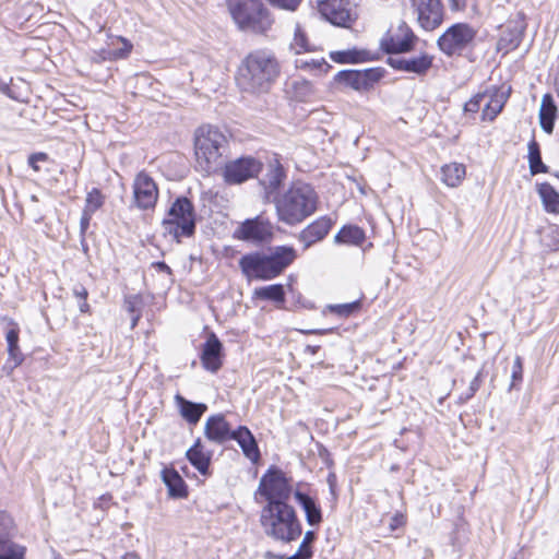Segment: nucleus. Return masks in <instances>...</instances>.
<instances>
[{
    "instance_id": "nucleus-39",
    "label": "nucleus",
    "mask_w": 559,
    "mask_h": 559,
    "mask_svg": "<svg viewBox=\"0 0 559 559\" xmlns=\"http://www.w3.org/2000/svg\"><path fill=\"white\" fill-rule=\"evenodd\" d=\"M295 63L298 69L313 72H326L330 68V64L323 58H298Z\"/></svg>"
},
{
    "instance_id": "nucleus-25",
    "label": "nucleus",
    "mask_w": 559,
    "mask_h": 559,
    "mask_svg": "<svg viewBox=\"0 0 559 559\" xmlns=\"http://www.w3.org/2000/svg\"><path fill=\"white\" fill-rule=\"evenodd\" d=\"M231 440L237 441L245 456L251 462L257 463L260 460L258 443L246 426H238Z\"/></svg>"
},
{
    "instance_id": "nucleus-42",
    "label": "nucleus",
    "mask_w": 559,
    "mask_h": 559,
    "mask_svg": "<svg viewBox=\"0 0 559 559\" xmlns=\"http://www.w3.org/2000/svg\"><path fill=\"white\" fill-rule=\"evenodd\" d=\"M523 380V359L515 356L511 371V383L509 390L515 389Z\"/></svg>"
},
{
    "instance_id": "nucleus-12",
    "label": "nucleus",
    "mask_w": 559,
    "mask_h": 559,
    "mask_svg": "<svg viewBox=\"0 0 559 559\" xmlns=\"http://www.w3.org/2000/svg\"><path fill=\"white\" fill-rule=\"evenodd\" d=\"M321 15L336 26L349 27L355 21V5L352 0H316Z\"/></svg>"
},
{
    "instance_id": "nucleus-62",
    "label": "nucleus",
    "mask_w": 559,
    "mask_h": 559,
    "mask_svg": "<svg viewBox=\"0 0 559 559\" xmlns=\"http://www.w3.org/2000/svg\"><path fill=\"white\" fill-rule=\"evenodd\" d=\"M556 91L559 96V76L556 79Z\"/></svg>"
},
{
    "instance_id": "nucleus-23",
    "label": "nucleus",
    "mask_w": 559,
    "mask_h": 559,
    "mask_svg": "<svg viewBox=\"0 0 559 559\" xmlns=\"http://www.w3.org/2000/svg\"><path fill=\"white\" fill-rule=\"evenodd\" d=\"M186 457L201 475H211L210 465L212 452L205 450L200 438H198L193 445L187 450Z\"/></svg>"
},
{
    "instance_id": "nucleus-46",
    "label": "nucleus",
    "mask_w": 559,
    "mask_h": 559,
    "mask_svg": "<svg viewBox=\"0 0 559 559\" xmlns=\"http://www.w3.org/2000/svg\"><path fill=\"white\" fill-rule=\"evenodd\" d=\"M469 4L476 8V0H449V7L452 12L465 11Z\"/></svg>"
},
{
    "instance_id": "nucleus-44",
    "label": "nucleus",
    "mask_w": 559,
    "mask_h": 559,
    "mask_svg": "<svg viewBox=\"0 0 559 559\" xmlns=\"http://www.w3.org/2000/svg\"><path fill=\"white\" fill-rule=\"evenodd\" d=\"M486 97H487V93L476 94L464 105V111L471 112V114H476L479 110V108Z\"/></svg>"
},
{
    "instance_id": "nucleus-28",
    "label": "nucleus",
    "mask_w": 559,
    "mask_h": 559,
    "mask_svg": "<svg viewBox=\"0 0 559 559\" xmlns=\"http://www.w3.org/2000/svg\"><path fill=\"white\" fill-rule=\"evenodd\" d=\"M176 404L179 408V413L183 419L190 425H197L201 419L202 415L207 411V406L204 403L191 402L180 394L175 396Z\"/></svg>"
},
{
    "instance_id": "nucleus-13",
    "label": "nucleus",
    "mask_w": 559,
    "mask_h": 559,
    "mask_svg": "<svg viewBox=\"0 0 559 559\" xmlns=\"http://www.w3.org/2000/svg\"><path fill=\"white\" fill-rule=\"evenodd\" d=\"M262 164L252 156H242L224 164L223 177L229 185H239L255 177Z\"/></svg>"
},
{
    "instance_id": "nucleus-10",
    "label": "nucleus",
    "mask_w": 559,
    "mask_h": 559,
    "mask_svg": "<svg viewBox=\"0 0 559 559\" xmlns=\"http://www.w3.org/2000/svg\"><path fill=\"white\" fill-rule=\"evenodd\" d=\"M273 235V225L270 219L263 215L245 219L233 233L235 239L253 245L269 242L272 240Z\"/></svg>"
},
{
    "instance_id": "nucleus-33",
    "label": "nucleus",
    "mask_w": 559,
    "mask_h": 559,
    "mask_svg": "<svg viewBox=\"0 0 559 559\" xmlns=\"http://www.w3.org/2000/svg\"><path fill=\"white\" fill-rule=\"evenodd\" d=\"M466 175V168L460 163H450L441 167V180L450 188L459 187Z\"/></svg>"
},
{
    "instance_id": "nucleus-48",
    "label": "nucleus",
    "mask_w": 559,
    "mask_h": 559,
    "mask_svg": "<svg viewBox=\"0 0 559 559\" xmlns=\"http://www.w3.org/2000/svg\"><path fill=\"white\" fill-rule=\"evenodd\" d=\"M269 1L272 4H274L281 9L294 11L297 9V7L300 4V2L302 0H269Z\"/></svg>"
},
{
    "instance_id": "nucleus-37",
    "label": "nucleus",
    "mask_w": 559,
    "mask_h": 559,
    "mask_svg": "<svg viewBox=\"0 0 559 559\" xmlns=\"http://www.w3.org/2000/svg\"><path fill=\"white\" fill-rule=\"evenodd\" d=\"M254 296L259 299L272 300L277 304H283L285 301V290L281 284H273L257 288L254 290Z\"/></svg>"
},
{
    "instance_id": "nucleus-30",
    "label": "nucleus",
    "mask_w": 559,
    "mask_h": 559,
    "mask_svg": "<svg viewBox=\"0 0 559 559\" xmlns=\"http://www.w3.org/2000/svg\"><path fill=\"white\" fill-rule=\"evenodd\" d=\"M294 496L306 514L307 523L311 526L319 525L322 522V513L314 499L299 490H297Z\"/></svg>"
},
{
    "instance_id": "nucleus-5",
    "label": "nucleus",
    "mask_w": 559,
    "mask_h": 559,
    "mask_svg": "<svg viewBox=\"0 0 559 559\" xmlns=\"http://www.w3.org/2000/svg\"><path fill=\"white\" fill-rule=\"evenodd\" d=\"M228 140L217 128L211 124L201 126L194 133V154L197 168L211 175L224 165Z\"/></svg>"
},
{
    "instance_id": "nucleus-24",
    "label": "nucleus",
    "mask_w": 559,
    "mask_h": 559,
    "mask_svg": "<svg viewBox=\"0 0 559 559\" xmlns=\"http://www.w3.org/2000/svg\"><path fill=\"white\" fill-rule=\"evenodd\" d=\"M510 91V87L508 90L495 87L486 92L489 100L483 108L481 119L484 121H492L498 116L509 98Z\"/></svg>"
},
{
    "instance_id": "nucleus-2",
    "label": "nucleus",
    "mask_w": 559,
    "mask_h": 559,
    "mask_svg": "<svg viewBox=\"0 0 559 559\" xmlns=\"http://www.w3.org/2000/svg\"><path fill=\"white\" fill-rule=\"evenodd\" d=\"M297 259L292 246H277L269 253L254 251L243 254L239 267L247 280L270 281L281 275Z\"/></svg>"
},
{
    "instance_id": "nucleus-58",
    "label": "nucleus",
    "mask_w": 559,
    "mask_h": 559,
    "mask_svg": "<svg viewBox=\"0 0 559 559\" xmlns=\"http://www.w3.org/2000/svg\"><path fill=\"white\" fill-rule=\"evenodd\" d=\"M120 559H139V556L135 552L131 551L124 554Z\"/></svg>"
},
{
    "instance_id": "nucleus-55",
    "label": "nucleus",
    "mask_w": 559,
    "mask_h": 559,
    "mask_svg": "<svg viewBox=\"0 0 559 559\" xmlns=\"http://www.w3.org/2000/svg\"><path fill=\"white\" fill-rule=\"evenodd\" d=\"M475 394H469V388L467 391L460 396V403H466L469 399H472Z\"/></svg>"
},
{
    "instance_id": "nucleus-34",
    "label": "nucleus",
    "mask_w": 559,
    "mask_h": 559,
    "mask_svg": "<svg viewBox=\"0 0 559 559\" xmlns=\"http://www.w3.org/2000/svg\"><path fill=\"white\" fill-rule=\"evenodd\" d=\"M284 178L285 171L282 165L277 160L274 164H271L265 178L261 181L267 197L278 190Z\"/></svg>"
},
{
    "instance_id": "nucleus-26",
    "label": "nucleus",
    "mask_w": 559,
    "mask_h": 559,
    "mask_svg": "<svg viewBox=\"0 0 559 559\" xmlns=\"http://www.w3.org/2000/svg\"><path fill=\"white\" fill-rule=\"evenodd\" d=\"M557 106L551 94L547 93L542 97L538 118L543 131L551 134L557 119Z\"/></svg>"
},
{
    "instance_id": "nucleus-51",
    "label": "nucleus",
    "mask_w": 559,
    "mask_h": 559,
    "mask_svg": "<svg viewBox=\"0 0 559 559\" xmlns=\"http://www.w3.org/2000/svg\"><path fill=\"white\" fill-rule=\"evenodd\" d=\"M73 295L79 299H87L88 293L83 285H76L73 287Z\"/></svg>"
},
{
    "instance_id": "nucleus-60",
    "label": "nucleus",
    "mask_w": 559,
    "mask_h": 559,
    "mask_svg": "<svg viewBox=\"0 0 559 559\" xmlns=\"http://www.w3.org/2000/svg\"><path fill=\"white\" fill-rule=\"evenodd\" d=\"M393 521H394V523H396V525L402 524V522H403V515H401V514H396V515L393 518Z\"/></svg>"
},
{
    "instance_id": "nucleus-19",
    "label": "nucleus",
    "mask_w": 559,
    "mask_h": 559,
    "mask_svg": "<svg viewBox=\"0 0 559 559\" xmlns=\"http://www.w3.org/2000/svg\"><path fill=\"white\" fill-rule=\"evenodd\" d=\"M235 435V429L226 420L225 415L215 414L207 417L204 425L205 438L214 443L224 444L230 441Z\"/></svg>"
},
{
    "instance_id": "nucleus-21",
    "label": "nucleus",
    "mask_w": 559,
    "mask_h": 559,
    "mask_svg": "<svg viewBox=\"0 0 559 559\" xmlns=\"http://www.w3.org/2000/svg\"><path fill=\"white\" fill-rule=\"evenodd\" d=\"M10 329L5 333L8 343V360L3 366V370L10 374L16 367L24 361V355L19 346L20 328L13 320H9Z\"/></svg>"
},
{
    "instance_id": "nucleus-3",
    "label": "nucleus",
    "mask_w": 559,
    "mask_h": 559,
    "mask_svg": "<svg viewBox=\"0 0 559 559\" xmlns=\"http://www.w3.org/2000/svg\"><path fill=\"white\" fill-rule=\"evenodd\" d=\"M260 524L265 536L284 544L298 539L302 533L297 513L287 502L266 503L260 512Z\"/></svg>"
},
{
    "instance_id": "nucleus-14",
    "label": "nucleus",
    "mask_w": 559,
    "mask_h": 559,
    "mask_svg": "<svg viewBox=\"0 0 559 559\" xmlns=\"http://www.w3.org/2000/svg\"><path fill=\"white\" fill-rule=\"evenodd\" d=\"M132 204L140 210L154 209L158 200V188L154 179L145 171H140L133 181Z\"/></svg>"
},
{
    "instance_id": "nucleus-11",
    "label": "nucleus",
    "mask_w": 559,
    "mask_h": 559,
    "mask_svg": "<svg viewBox=\"0 0 559 559\" xmlns=\"http://www.w3.org/2000/svg\"><path fill=\"white\" fill-rule=\"evenodd\" d=\"M258 491L267 503L271 501L287 502L292 495V486L281 469L271 467L261 477Z\"/></svg>"
},
{
    "instance_id": "nucleus-52",
    "label": "nucleus",
    "mask_w": 559,
    "mask_h": 559,
    "mask_svg": "<svg viewBox=\"0 0 559 559\" xmlns=\"http://www.w3.org/2000/svg\"><path fill=\"white\" fill-rule=\"evenodd\" d=\"M152 266L157 269L159 272L171 274V269L163 261L154 262Z\"/></svg>"
},
{
    "instance_id": "nucleus-45",
    "label": "nucleus",
    "mask_w": 559,
    "mask_h": 559,
    "mask_svg": "<svg viewBox=\"0 0 559 559\" xmlns=\"http://www.w3.org/2000/svg\"><path fill=\"white\" fill-rule=\"evenodd\" d=\"M48 159H49L48 154H46L44 152H37V153H33L28 156L27 163H28V166L32 167L33 170L37 173L40 170L38 164L47 162Z\"/></svg>"
},
{
    "instance_id": "nucleus-15",
    "label": "nucleus",
    "mask_w": 559,
    "mask_h": 559,
    "mask_svg": "<svg viewBox=\"0 0 559 559\" xmlns=\"http://www.w3.org/2000/svg\"><path fill=\"white\" fill-rule=\"evenodd\" d=\"M383 76L381 68L366 70H343L334 76L335 82L352 87L355 91H368Z\"/></svg>"
},
{
    "instance_id": "nucleus-49",
    "label": "nucleus",
    "mask_w": 559,
    "mask_h": 559,
    "mask_svg": "<svg viewBox=\"0 0 559 559\" xmlns=\"http://www.w3.org/2000/svg\"><path fill=\"white\" fill-rule=\"evenodd\" d=\"M92 216H93L92 213H88V212L83 210V213H82V216H81V219H80L81 234H84L87 230V228L90 226V222L92 219Z\"/></svg>"
},
{
    "instance_id": "nucleus-18",
    "label": "nucleus",
    "mask_w": 559,
    "mask_h": 559,
    "mask_svg": "<svg viewBox=\"0 0 559 559\" xmlns=\"http://www.w3.org/2000/svg\"><path fill=\"white\" fill-rule=\"evenodd\" d=\"M433 63V56L421 51L417 56L395 55L388 58V64L397 71L414 73L419 76L426 75Z\"/></svg>"
},
{
    "instance_id": "nucleus-59",
    "label": "nucleus",
    "mask_w": 559,
    "mask_h": 559,
    "mask_svg": "<svg viewBox=\"0 0 559 559\" xmlns=\"http://www.w3.org/2000/svg\"><path fill=\"white\" fill-rule=\"evenodd\" d=\"M132 319H131V328L133 329L136 324H138V321L140 319V313H132Z\"/></svg>"
},
{
    "instance_id": "nucleus-31",
    "label": "nucleus",
    "mask_w": 559,
    "mask_h": 559,
    "mask_svg": "<svg viewBox=\"0 0 559 559\" xmlns=\"http://www.w3.org/2000/svg\"><path fill=\"white\" fill-rule=\"evenodd\" d=\"M523 31L518 26H507L497 41V51L508 53L516 49L522 40Z\"/></svg>"
},
{
    "instance_id": "nucleus-61",
    "label": "nucleus",
    "mask_w": 559,
    "mask_h": 559,
    "mask_svg": "<svg viewBox=\"0 0 559 559\" xmlns=\"http://www.w3.org/2000/svg\"><path fill=\"white\" fill-rule=\"evenodd\" d=\"M265 557L266 558H275V559H283L284 558L283 556H281V555L276 556V555L272 554L271 551H267Z\"/></svg>"
},
{
    "instance_id": "nucleus-29",
    "label": "nucleus",
    "mask_w": 559,
    "mask_h": 559,
    "mask_svg": "<svg viewBox=\"0 0 559 559\" xmlns=\"http://www.w3.org/2000/svg\"><path fill=\"white\" fill-rule=\"evenodd\" d=\"M162 479L167 487L169 497L186 498L188 496L187 485L175 468L165 467L162 471Z\"/></svg>"
},
{
    "instance_id": "nucleus-32",
    "label": "nucleus",
    "mask_w": 559,
    "mask_h": 559,
    "mask_svg": "<svg viewBox=\"0 0 559 559\" xmlns=\"http://www.w3.org/2000/svg\"><path fill=\"white\" fill-rule=\"evenodd\" d=\"M365 239L366 235L362 228L356 225H345L334 236V243L360 246L365 241Z\"/></svg>"
},
{
    "instance_id": "nucleus-36",
    "label": "nucleus",
    "mask_w": 559,
    "mask_h": 559,
    "mask_svg": "<svg viewBox=\"0 0 559 559\" xmlns=\"http://www.w3.org/2000/svg\"><path fill=\"white\" fill-rule=\"evenodd\" d=\"M528 165L532 175L548 171V167L542 160L539 144L534 139L528 143Z\"/></svg>"
},
{
    "instance_id": "nucleus-22",
    "label": "nucleus",
    "mask_w": 559,
    "mask_h": 559,
    "mask_svg": "<svg viewBox=\"0 0 559 559\" xmlns=\"http://www.w3.org/2000/svg\"><path fill=\"white\" fill-rule=\"evenodd\" d=\"M222 350L223 345L221 341L214 333H212L204 343L201 354V361L206 370L216 372L221 369L223 365Z\"/></svg>"
},
{
    "instance_id": "nucleus-20",
    "label": "nucleus",
    "mask_w": 559,
    "mask_h": 559,
    "mask_svg": "<svg viewBox=\"0 0 559 559\" xmlns=\"http://www.w3.org/2000/svg\"><path fill=\"white\" fill-rule=\"evenodd\" d=\"M334 224L335 221L330 216H321L299 233L298 240L305 249H309L314 243L323 240Z\"/></svg>"
},
{
    "instance_id": "nucleus-64",
    "label": "nucleus",
    "mask_w": 559,
    "mask_h": 559,
    "mask_svg": "<svg viewBox=\"0 0 559 559\" xmlns=\"http://www.w3.org/2000/svg\"><path fill=\"white\" fill-rule=\"evenodd\" d=\"M556 176H557V178L559 179V173H558V174H556Z\"/></svg>"
},
{
    "instance_id": "nucleus-9",
    "label": "nucleus",
    "mask_w": 559,
    "mask_h": 559,
    "mask_svg": "<svg viewBox=\"0 0 559 559\" xmlns=\"http://www.w3.org/2000/svg\"><path fill=\"white\" fill-rule=\"evenodd\" d=\"M418 41V37L402 20L392 23L380 39L381 49L390 55H404L412 51Z\"/></svg>"
},
{
    "instance_id": "nucleus-40",
    "label": "nucleus",
    "mask_w": 559,
    "mask_h": 559,
    "mask_svg": "<svg viewBox=\"0 0 559 559\" xmlns=\"http://www.w3.org/2000/svg\"><path fill=\"white\" fill-rule=\"evenodd\" d=\"M290 49L294 50L297 55L310 50L306 34L298 24L295 27V34L294 39L290 43Z\"/></svg>"
},
{
    "instance_id": "nucleus-41",
    "label": "nucleus",
    "mask_w": 559,
    "mask_h": 559,
    "mask_svg": "<svg viewBox=\"0 0 559 559\" xmlns=\"http://www.w3.org/2000/svg\"><path fill=\"white\" fill-rule=\"evenodd\" d=\"M103 204L104 195L98 189L94 188L86 195L84 211L94 214Z\"/></svg>"
},
{
    "instance_id": "nucleus-56",
    "label": "nucleus",
    "mask_w": 559,
    "mask_h": 559,
    "mask_svg": "<svg viewBox=\"0 0 559 559\" xmlns=\"http://www.w3.org/2000/svg\"><path fill=\"white\" fill-rule=\"evenodd\" d=\"M319 349H320V346H318V345H308L306 347V352L310 353L311 355L317 354Z\"/></svg>"
},
{
    "instance_id": "nucleus-1",
    "label": "nucleus",
    "mask_w": 559,
    "mask_h": 559,
    "mask_svg": "<svg viewBox=\"0 0 559 559\" xmlns=\"http://www.w3.org/2000/svg\"><path fill=\"white\" fill-rule=\"evenodd\" d=\"M280 73L273 53L265 50L250 52L240 63L236 82L242 92L258 94L267 92Z\"/></svg>"
},
{
    "instance_id": "nucleus-27",
    "label": "nucleus",
    "mask_w": 559,
    "mask_h": 559,
    "mask_svg": "<svg viewBox=\"0 0 559 559\" xmlns=\"http://www.w3.org/2000/svg\"><path fill=\"white\" fill-rule=\"evenodd\" d=\"M379 53L367 49L350 48L331 52V58L337 63H359L378 59Z\"/></svg>"
},
{
    "instance_id": "nucleus-50",
    "label": "nucleus",
    "mask_w": 559,
    "mask_h": 559,
    "mask_svg": "<svg viewBox=\"0 0 559 559\" xmlns=\"http://www.w3.org/2000/svg\"><path fill=\"white\" fill-rule=\"evenodd\" d=\"M480 383H481V371H478V373L474 377V379L469 383V386H468L469 394H475L479 390Z\"/></svg>"
},
{
    "instance_id": "nucleus-35",
    "label": "nucleus",
    "mask_w": 559,
    "mask_h": 559,
    "mask_svg": "<svg viewBox=\"0 0 559 559\" xmlns=\"http://www.w3.org/2000/svg\"><path fill=\"white\" fill-rule=\"evenodd\" d=\"M538 193L547 212L556 213L559 211V193L550 183H540L538 186Z\"/></svg>"
},
{
    "instance_id": "nucleus-17",
    "label": "nucleus",
    "mask_w": 559,
    "mask_h": 559,
    "mask_svg": "<svg viewBox=\"0 0 559 559\" xmlns=\"http://www.w3.org/2000/svg\"><path fill=\"white\" fill-rule=\"evenodd\" d=\"M15 533L16 528L11 515L0 510V559L24 558V547L12 540Z\"/></svg>"
},
{
    "instance_id": "nucleus-38",
    "label": "nucleus",
    "mask_w": 559,
    "mask_h": 559,
    "mask_svg": "<svg viewBox=\"0 0 559 559\" xmlns=\"http://www.w3.org/2000/svg\"><path fill=\"white\" fill-rule=\"evenodd\" d=\"M316 538L317 535L313 531H307L304 535L302 542L298 547V550L286 559H310L313 555L312 544Z\"/></svg>"
},
{
    "instance_id": "nucleus-54",
    "label": "nucleus",
    "mask_w": 559,
    "mask_h": 559,
    "mask_svg": "<svg viewBox=\"0 0 559 559\" xmlns=\"http://www.w3.org/2000/svg\"><path fill=\"white\" fill-rule=\"evenodd\" d=\"M79 309L82 313L90 312V305L87 304L86 299L79 300Z\"/></svg>"
},
{
    "instance_id": "nucleus-6",
    "label": "nucleus",
    "mask_w": 559,
    "mask_h": 559,
    "mask_svg": "<svg viewBox=\"0 0 559 559\" xmlns=\"http://www.w3.org/2000/svg\"><path fill=\"white\" fill-rule=\"evenodd\" d=\"M233 20L242 31L265 33L273 24V19L263 0H227Z\"/></svg>"
},
{
    "instance_id": "nucleus-4",
    "label": "nucleus",
    "mask_w": 559,
    "mask_h": 559,
    "mask_svg": "<svg viewBox=\"0 0 559 559\" xmlns=\"http://www.w3.org/2000/svg\"><path fill=\"white\" fill-rule=\"evenodd\" d=\"M318 194L311 185L294 182L276 201L278 219L287 225H296L317 211Z\"/></svg>"
},
{
    "instance_id": "nucleus-57",
    "label": "nucleus",
    "mask_w": 559,
    "mask_h": 559,
    "mask_svg": "<svg viewBox=\"0 0 559 559\" xmlns=\"http://www.w3.org/2000/svg\"><path fill=\"white\" fill-rule=\"evenodd\" d=\"M126 305H127V309H128L129 312H131V313L135 312L134 302L132 300H130V299L127 300Z\"/></svg>"
},
{
    "instance_id": "nucleus-53",
    "label": "nucleus",
    "mask_w": 559,
    "mask_h": 559,
    "mask_svg": "<svg viewBox=\"0 0 559 559\" xmlns=\"http://www.w3.org/2000/svg\"><path fill=\"white\" fill-rule=\"evenodd\" d=\"M331 329H313V330H305L302 333L305 334H317V335H323L330 333Z\"/></svg>"
},
{
    "instance_id": "nucleus-47",
    "label": "nucleus",
    "mask_w": 559,
    "mask_h": 559,
    "mask_svg": "<svg viewBox=\"0 0 559 559\" xmlns=\"http://www.w3.org/2000/svg\"><path fill=\"white\" fill-rule=\"evenodd\" d=\"M122 44H123V47L120 48V49H117V50H114L110 52V57L112 59H122V58H126L128 57V55L131 52L132 50V45L126 40L124 38H120Z\"/></svg>"
},
{
    "instance_id": "nucleus-7",
    "label": "nucleus",
    "mask_w": 559,
    "mask_h": 559,
    "mask_svg": "<svg viewBox=\"0 0 559 559\" xmlns=\"http://www.w3.org/2000/svg\"><path fill=\"white\" fill-rule=\"evenodd\" d=\"M163 225L165 230L178 240L180 237H191L195 231V212L192 202L186 197L177 198Z\"/></svg>"
},
{
    "instance_id": "nucleus-8",
    "label": "nucleus",
    "mask_w": 559,
    "mask_h": 559,
    "mask_svg": "<svg viewBox=\"0 0 559 559\" xmlns=\"http://www.w3.org/2000/svg\"><path fill=\"white\" fill-rule=\"evenodd\" d=\"M477 36V29L467 23L451 25L437 40L439 49L448 57L461 56L472 46Z\"/></svg>"
},
{
    "instance_id": "nucleus-63",
    "label": "nucleus",
    "mask_w": 559,
    "mask_h": 559,
    "mask_svg": "<svg viewBox=\"0 0 559 559\" xmlns=\"http://www.w3.org/2000/svg\"><path fill=\"white\" fill-rule=\"evenodd\" d=\"M557 233H558V236H559V230ZM555 246H556V250H559V239L557 240Z\"/></svg>"
},
{
    "instance_id": "nucleus-43",
    "label": "nucleus",
    "mask_w": 559,
    "mask_h": 559,
    "mask_svg": "<svg viewBox=\"0 0 559 559\" xmlns=\"http://www.w3.org/2000/svg\"><path fill=\"white\" fill-rule=\"evenodd\" d=\"M358 308H359V301L329 306L330 311L333 313H336L340 317H349Z\"/></svg>"
},
{
    "instance_id": "nucleus-16",
    "label": "nucleus",
    "mask_w": 559,
    "mask_h": 559,
    "mask_svg": "<svg viewBox=\"0 0 559 559\" xmlns=\"http://www.w3.org/2000/svg\"><path fill=\"white\" fill-rule=\"evenodd\" d=\"M411 2L423 29L433 31L442 24L444 11L441 0H411Z\"/></svg>"
}]
</instances>
